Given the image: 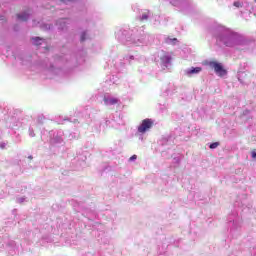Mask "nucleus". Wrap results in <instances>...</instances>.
Returning <instances> with one entry per match:
<instances>
[{
	"label": "nucleus",
	"instance_id": "f257e3e1",
	"mask_svg": "<svg viewBox=\"0 0 256 256\" xmlns=\"http://www.w3.org/2000/svg\"><path fill=\"white\" fill-rule=\"evenodd\" d=\"M209 65L212 67V69H214L215 73L219 77H225V75H227V70L223 68V65H221V63L212 61L209 63Z\"/></svg>",
	"mask_w": 256,
	"mask_h": 256
},
{
	"label": "nucleus",
	"instance_id": "f03ea898",
	"mask_svg": "<svg viewBox=\"0 0 256 256\" xmlns=\"http://www.w3.org/2000/svg\"><path fill=\"white\" fill-rule=\"evenodd\" d=\"M153 127V120L146 118L142 121L141 125L138 127V133H146Z\"/></svg>",
	"mask_w": 256,
	"mask_h": 256
},
{
	"label": "nucleus",
	"instance_id": "7ed1b4c3",
	"mask_svg": "<svg viewBox=\"0 0 256 256\" xmlns=\"http://www.w3.org/2000/svg\"><path fill=\"white\" fill-rule=\"evenodd\" d=\"M201 71H203V68H201V67L191 68L190 70L187 71V75L201 73Z\"/></svg>",
	"mask_w": 256,
	"mask_h": 256
},
{
	"label": "nucleus",
	"instance_id": "20e7f679",
	"mask_svg": "<svg viewBox=\"0 0 256 256\" xmlns=\"http://www.w3.org/2000/svg\"><path fill=\"white\" fill-rule=\"evenodd\" d=\"M104 101L108 105H117L119 103V100L117 98H111L110 100L105 99Z\"/></svg>",
	"mask_w": 256,
	"mask_h": 256
},
{
	"label": "nucleus",
	"instance_id": "39448f33",
	"mask_svg": "<svg viewBox=\"0 0 256 256\" xmlns=\"http://www.w3.org/2000/svg\"><path fill=\"white\" fill-rule=\"evenodd\" d=\"M160 59L162 63H165V64L171 63V56L169 55H163Z\"/></svg>",
	"mask_w": 256,
	"mask_h": 256
},
{
	"label": "nucleus",
	"instance_id": "423d86ee",
	"mask_svg": "<svg viewBox=\"0 0 256 256\" xmlns=\"http://www.w3.org/2000/svg\"><path fill=\"white\" fill-rule=\"evenodd\" d=\"M17 18L19 19V21H27L29 19V14L24 13L22 15L17 14Z\"/></svg>",
	"mask_w": 256,
	"mask_h": 256
},
{
	"label": "nucleus",
	"instance_id": "0eeeda50",
	"mask_svg": "<svg viewBox=\"0 0 256 256\" xmlns=\"http://www.w3.org/2000/svg\"><path fill=\"white\" fill-rule=\"evenodd\" d=\"M149 19V12H144L141 17V21H147Z\"/></svg>",
	"mask_w": 256,
	"mask_h": 256
},
{
	"label": "nucleus",
	"instance_id": "6e6552de",
	"mask_svg": "<svg viewBox=\"0 0 256 256\" xmlns=\"http://www.w3.org/2000/svg\"><path fill=\"white\" fill-rule=\"evenodd\" d=\"M218 147H219V142H214L209 146L210 149H217Z\"/></svg>",
	"mask_w": 256,
	"mask_h": 256
},
{
	"label": "nucleus",
	"instance_id": "1a4fd4ad",
	"mask_svg": "<svg viewBox=\"0 0 256 256\" xmlns=\"http://www.w3.org/2000/svg\"><path fill=\"white\" fill-rule=\"evenodd\" d=\"M233 5H234V7H237V8L243 7V4H241V2H239V1L234 2Z\"/></svg>",
	"mask_w": 256,
	"mask_h": 256
},
{
	"label": "nucleus",
	"instance_id": "9d476101",
	"mask_svg": "<svg viewBox=\"0 0 256 256\" xmlns=\"http://www.w3.org/2000/svg\"><path fill=\"white\" fill-rule=\"evenodd\" d=\"M33 40L36 41L35 45H41V43H39V41H41V38L36 37V38H33Z\"/></svg>",
	"mask_w": 256,
	"mask_h": 256
},
{
	"label": "nucleus",
	"instance_id": "9b49d317",
	"mask_svg": "<svg viewBox=\"0 0 256 256\" xmlns=\"http://www.w3.org/2000/svg\"><path fill=\"white\" fill-rule=\"evenodd\" d=\"M251 155H252V159H256V151L255 150L251 152Z\"/></svg>",
	"mask_w": 256,
	"mask_h": 256
},
{
	"label": "nucleus",
	"instance_id": "f8f14e48",
	"mask_svg": "<svg viewBox=\"0 0 256 256\" xmlns=\"http://www.w3.org/2000/svg\"><path fill=\"white\" fill-rule=\"evenodd\" d=\"M62 3H71V1H74V0H60Z\"/></svg>",
	"mask_w": 256,
	"mask_h": 256
},
{
	"label": "nucleus",
	"instance_id": "ddd939ff",
	"mask_svg": "<svg viewBox=\"0 0 256 256\" xmlns=\"http://www.w3.org/2000/svg\"><path fill=\"white\" fill-rule=\"evenodd\" d=\"M135 159H137V155H133L132 157H130V161H135Z\"/></svg>",
	"mask_w": 256,
	"mask_h": 256
},
{
	"label": "nucleus",
	"instance_id": "4468645a",
	"mask_svg": "<svg viewBox=\"0 0 256 256\" xmlns=\"http://www.w3.org/2000/svg\"><path fill=\"white\" fill-rule=\"evenodd\" d=\"M85 33H83L82 35H81V41H85Z\"/></svg>",
	"mask_w": 256,
	"mask_h": 256
},
{
	"label": "nucleus",
	"instance_id": "2eb2a0df",
	"mask_svg": "<svg viewBox=\"0 0 256 256\" xmlns=\"http://www.w3.org/2000/svg\"><path fill=\"white\" fill-rule=\"evenodd\" d=\"M255 1V3H256V0H254Z\"/></svg>",
	"mask_w": 256,
	"mask_h": 256
}]
</instances>
